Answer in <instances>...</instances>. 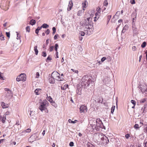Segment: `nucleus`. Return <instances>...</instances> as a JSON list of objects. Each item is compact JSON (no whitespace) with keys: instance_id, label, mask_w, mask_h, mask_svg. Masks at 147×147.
Masks as SVG:
<instances>
[{"instance_id":"f257e3e1","label":"nucleus","mask_w":147,"mask_h":147,"mask_svg":"<svg viewBox=\"0 0 147 147\" xmlns=\"http://www.w3.org/2000/svg\"><path fill=\"white\" fill-rule=\"evenodd\" d=\"M81 85L82 88H87L90 84H93V81L90 79L88 76H84L82 78Z\"/></svg>"},{"instance_id":"f03ea898","label":"nucleus","mask_w":147,"mask_h":147,"mask_svg":"<svg viewBox=\"0 0 147 147\" xmlns=\"http://www.w3.org/2000/svg\"><path fill=\"white\" fill-rule=\"evenodd\" d=\"M48 102H40V106L39 107V109L42 111L47 110V107L48 106Z\"/></svg>"},{"instance_id":"7ed1b4c3","label":"nucleus","mask_w":147,"mask_h":147,"mask_svg":"<svg viewBox=\"0 0 147 147\" xmlns=\"http://www.w3.org/2000/svg\"><path fill=\"white\" fill-rule=\"evenodd\" d=\"M80 24H82L83 26H86L85 28L89 29V30H92V28L93 27V24H90L89 22H87L86 20L82 22V23L81 22Z\"/></svg>"},{"instance_id":"20e7f679","label":"nucleus","mask_w":147,"mask_h":147,"mask_svg":"<svg viewBox=\"0 0 147 147\" xmlns=\"http://www.w3.org/2000/svg\"><path fill=\"white\" fill-rule=\"evenodd\" d=\"M26 76L25 74H21L18 76L16 80L18 82L21 81L24 82L26 80Z\"/></svg>"},{"instance_id":"39448f33","label":"nucleus","mask_w":147,"mask_h":147,"mask_svg":"<svg viewBox=\"0 0 147 147\" xmlns=\"http://www.w3.org/2000/svg\"><path fill=\"white\" fill-rule=\"evenodd\" d=\"M139 89H140L142 92L147 94V86L145 84H141L138 87Z\"/></svg>"},{"instance_id":"423d86ee","label":"nucleus","mask_w":147,"mask_h":147,"mask_svg":"<svg viewBox=\"0 0 147 147\" xmlns=\"http://www.w3.org/2000/svg\"><path fill=\"white\" fill-rule=\"evenodd\" d=\"M5 97L6 98L9 99L12 96L11 91L9 89L7 88H5Z\"/></svg>"},{"instance_id":"0eeeda50","label":"nucleus","mask_w":147,"mask_h":147,"mask_svg":"<svg viewBox=\"0 0 147 147\" xmlns=\"http://www.w3.org/2000/svg\"><path fill=\"white\" fill-rule=\"evenodd\" d=\"M96 120V125L97 126V129L98 127L102 128L103 127H104V128L105 129V127L103 126V124L101 121L100 119H95Z\"/></svg>"},{"instance_id":"6e6552de","label":"nucleus","mask_w":147,"mask_h":147,"mask_svg":"<svg viewBox=\"0 0 147 147\" xmlns=\"http://www.w3.org/2000/svg\"><path fill=\"white\" fill-rule=\"evenodd\" d=\"M92 100H93L94 101H103V99L100 96H98V97L95 95H94L92 97Z\"/></svg>"},{"instance_id":"1a4fd4ad","label":"nucleus","mask_w":147,"mask_h":147,"mask_svg":"<svg viewBox=\"0 0 147 147\" xmlns=\"http://www.w3.org/2000/svg\"><path fill=\"white\" fill-rule=\"evenodd\" d=\"M92 124H90V125H91L93 129V130L95 129L97 130V126L96 125V120L95 119H93L92 120Z\"/></svg>"},{"instance_id":"9d476101","label":"nucleus","mask_w":147,"mask_h":147,"mask_svg":"<svg viewBox=\"0 0 147 147\" xmlns=\"http://www.w3.org/2000/svg\"><path fill=\"white\" fill-rule=\"evenodd\" d=\"M132 29L133 34H136L138 33V30L136 28L135 23L132 24Z\"/></svg>"},{"instance_id":"9b49d317","label":"nucleus","mask_w":147,"mask_h":147,"mask_svg":"<svg viewBox=\"0 0 147 147\" xmlns=\"http://www.w3.org/2000/svg\"><path fill=\"white\" fill-rule=\"evenodd\" d=\"M101 140L103 141L104 143H106V144H108L109 142V140L107 137L104 135L103 136V137L102 139H101Z\"/></svg>"},{"instance_id":"f8f14e48","label":"nucleus","mask_w":147,"mask_h":147,"mask_svg":"<svg viewBox=\"0 0 147 147\" xmlns=\"http://www.w3.org/2000/svg\"><path fill=\"white\" fill-rule=\"evenodd\" d=\"M73 6V3L71 0L69 2V4L68 5V7L67 8V10L68 11H70Z\"/></svg>"},{"instance_id":"ddd939ff","label":"nucleus","mask_w":147,"mask_h":147,"mask_svg":"<svg viewBox=\"0 0 147 147\" xmlns=\"http://www.w3.org/2000/svg\"><path fill=\"white\" fill-rule=\"evenodd\" d=\"M87 109L86 106L84 105H82L80 108V113L84 112L85 110Z\"/></svg>"},{"instance_id":"4468645a","label":"nucleus","mask_w":147,"mask_h":147,"mask_svg":"<svg viewBox=\"0 0 147 147\" xmlns=\"http://www.w3.org/2000/svg\"><path fill=\"white\" fill-rule=\"evenodd\" d=\"M59 74V73L57 72V71H55L52 73L51 76L55 79L56 77H57L58 75Z\"/></svg>"},{"instance_id":"2eb2a0df","label":"nucleus","mask_w":147,"mask_h":147,"mask_svg":"<svg viewBox=\"0 0 147 147\" xmlns=\"http://www.w3.org/2000/svg\"><path fill=\"white\" fill-rule=\"evenodd\" d=\"M88 3L87 1H85L84 2L82 3V7H83V9L84 10H85V8L86 7V5H88Z\"/></svg>"},{"instance_id":"dca6fc26","label":"nucleus","mask_w":147,"mask_h":147,"mask_svg":"<svg viewBox=\"0 0 147 147\" xmlns=\"http://www.w3.org/2000/svg\"><path fill=\"white\" fill-rule=\"evenodd\" d=\"M1 105L3 108H7L8 107V105L6 103H5L3 102H2L1 103Z\"/></svg>"},{"instance_id":"f3484780","label":"nucleus","mask_w":147,"mask_h":147,"mask_svg":"<svg viewBox=\"0 0 147 147\" xmlns=\"http://www.w3.org/2000/svg\"><path fill=\"white\" fill-rule=\"evenodd\" d=\"M60 75L59 73L58 75L57 76V77L55 78V79L58 81H62L64 80V79L62 77H61L60 76Z\"/></svg>"},{"instance_id":"a211bd4d","label":"nucleus","mask_w":147,"mask_h":147,"mask_svg":"<svg viewBox=\"0 0 147 147\" xmlns=\"http://www.w3.org/2000/svg\"><path fill=\"white\" fill-rule=\"evenodd\" d=\"M55 79L51 76L49 79V82L50 83L54 84L55 82Z\"/></svg>"},{"instance_id":"6ab92c4d","label":"nucleus","mask_w":147,"mask_h":147,"mask_svg":"<svg viewBox=\"0 0 147 147\" xmlns=\"http://www.w3.org/2000/svg\"><path fill=\"white\" fill-rule=\"evenodd\" d=\"M100 14V13L99 12H96V13L95 15L96 17L94 18L95 19L94 20V21H95L96 20H98V19L99 18V16Z\"/></svg>"},{"instance_id":"aec40b11","label":"nucleus","mask_w":147,"mask_h":147,"mask_svg":"<svg viewBox=\"0 0 147 147\" xmlns=\"http://www.w3.org/2000/svg\"><path fill=\"white\" fill-rule=\"evenodd\" d=\"M41 89H36L34 91L35 94L36 95H38L40 93L39 92H40Z\"/></svg>"},{"instance_id":"412c9836","label":"nucleus","mask_w":147,"mask_h":147,"mask_svg":"<svg viewBox=\"0 0 147 147\" xmlns=\"http://www.w3.org/2000/svg\"><path fill=\"white\" fill-rule=\"evenodd\" d=\"M34 50L35 52V54L37 55L38 53V51L37 49V46H35L34 47Z\"/></svg>"},{"instance_id":"4be33fe9","label":"nucleus","mask_w":147,"mask_h":147,"mask_svg":"<svg viewBox=\"0 0 147 147\" xmlns=\"http://www.w3.org/2000/svg\"><path fill=\"white\" fill-rule=\"evenodd\" d=\"M36 23V21L34 19H32L30 22V24L32 25H34Z\"/></svg>"},{"instance_id":"5701e85b","label":"nucleus","mask_w":147,"mask_h":147,"mask_svg":"<svg viewBox=\"0 0 147 147\" xmlns=\"http://www.w3.org/2000/svg\"><path fill=\"white\" fill-rule=\"evenodd\" d=\"M6 115H3V117L1 119L2 122L3 123H4L5 122V120L6 119Z\"/></svg>"},{"instance_id":"b1692460","label":"nucleus","mask_w":147,"mask_h":147,"mask_svg":"<svg viewBox=\"0 0 147 147\" xmlns=\"http://www.w3.org/2000/svg\"><path fill=\"white\" fill-rule=\"evenodd\" d=\"M136 13L135 12H134L131 15L132 18H136Z\"/></svg>"},{"instance_id":"393cba45","label":"nucleus","mask_w":147,"mask_h":147,"mask_svg":"<svg viewBox=\"0 0 147 147\" xmlns=\"http://www.w3.org/2000/svg\"><path fill=\"white\" fill-rule=\"evenodd\" d=\"M49 27V25L46 24H44L41 26V27L44 28H47Z\"/></svg>"},{"instance_id":"a878e982","label":"nucleus","mask_w":147,"mask_h":147,"mask_svg":"<svg viewBox=\"0 0 147 147\" xmlns=\"http://www.w3.org/2000/svg\"><path fill=\"white\" fill-rule=\"evenodd\" d=\"M77 121V120H75L74 121H72L71 119H69L68 120V122L69 123H76Z\"/></svg>"},{"instance_id":"bb28decb","label":"nucleus","mask_w":147,"mask_h":147,"mask_svg":"<svg viewBox=\"0 0 147 147\" xmlns=\"http://www.w3.org/2000/svg\"><path fill=\"white\" fill-rule=\"evenodd\" d=\"M68 85H65L63 87L61 86V89L63 90H65L67 88H68Z\"/></svg>"},{"instance_id":"cd10ccee","label":"nucleus","mask_w":147,"mask_h":147,"mask_svg":"<svg viewBox=\"0 0 147 147\" xmlns=\"http://www.w3.org/2000/svg\"><path fill=\"white\" fill-rule=\"evenodd\" d=\"M47 97L46 98V99L48 101H53V100L52 98L50 96H48L47 94Z\"/></svg>"},{"instance_id":"c85d7f7f","label":"nucleus","mask_w":147,"mask_h":147,"mask_svg":"<svg viewBox=\"0 0 147 147\" xmlns=\"http://www.w3.org/2000/svg\"><path fill=\"white\" fill-rule=\"evenodd\" d=\"M115 108V106L113 105L111 108V113L113 114V113L114 111V110Z\"/></svg>"},{"instance_id":"c756f323","label":"nucleus","mask_w":147,"mask_h":147,"mask_svg":"<svg viewBox=\"0 0 147 147\" xmlns=\"http://www.w3.org/2000/svg\"><path fill=\"white\" fill-rule=\"evenodd\" d=\"M31 131L30 129L29 128L27 129L26 131H22V133H25L26 132H30Z\"/></svg>"},{"instance_id":"7c9ffc66","label":"nucleus","mask_w":147,"mask_h":147,"mask_svg":"<svg viewBox=\"0 0 147 147\" xmlns=\"http://www.w3.org/2000/svg\"><path fill=\"white\" fill-rule=\"evenodd\" d=\"M104 135V134H103L102 133H100L98 134V137L101 140V139H102V138L103 136Z\"/></svg>"},{"instance_id":"2f4dec72","label":"nucleus","mask_w":147,"mask_h":147,"mask_svg":"<svg viewBox=\"0 0 147 147\" xmlns=\"http://www.w3.org/2000/svg\"><path fill=\"white\" fill-rule=\"evenodd\" d=\"M50 102L52 105L55 107H57V105L56 103H55V102Z\"/></svg>"},{"instance_id":"473e14b6","label":"nucleus","mask_w":147,"mask_h":147,"mask_svg":"<svg viewBox=\"0 0 147 147\" xmlns=\"http://www.w3.org/2000/svg\"><path fill=\"white\" fill-rule=\"evenodd\" d=\"M96 11H97V12H99L100 13L101 11V9L99 7H98L96 8Z\"/></svg>"},{"instance_id":"72a5a7b5","label":"nucleus","mask_w":147,"mask_h":147,"mask_svg":"<svg viewBox=\"0 0 147 147\" xmlns=\"http://www.w3.org/2000/svg\"><path fill=\"white\" fill-rule=\"evenodd\" d=\"M103 4L104 6H107V5H108V3L107 0H105L103 3Z\"/></svg>"},{"instance_id":"f704fd0d","label":"nucleus","mask_w":147,"mask_h":147,"mask_svg":"<svg viewBox=\"0 0 147 147\" xmlns=\"http://www.w3.org/2000/svg\"><path fill=\"white\" fill-rule=\"evenodd\" d=\"M59 45L57 44H56L55 46V49L56 52L57 51V48Z\"/></svg>"},{"instance_id":"c9c22d12","label":"nucleus","mask_w":147,"mask_h":147,"mask_svg":"<svg viewBox=\"0 0 147 147\" xmlns=\"http://www.w3.org/2000/svg\"><path fill=\"white\" fill-rule=\"evenodd\" d=\"M51 57L50 55H49V56L47 57L46 61L47 62H48L49 60H50L51 59Z\"/></svg>"},{"instance_id":"e433bc0d","label":"nucleus","mask_w":147,"mask_h":147,"mask_svg":"<svg viewBox=\"0 0 147 147\" xmlns=\"http://www.w3.org/2000/svg\"><path fill=\"white\" fill-rule=\"evenodd\" d=\"M111 17V15H108L107 16V21L108 23L109 22Z\"/></svg>"},{"instance_id":"4c0bfd02","label":"nucleus","mask_w":147,"mask_h":147,"mask_svg":"<svg viewBox=\"0 0 147 147\" xmlns=\"http://www.w3.org/2000/svg\"><path fill=\"white\" fill-rule=\"evenodd\" d=\"M0 79L2 80H4L3 77V74L1 72H0Z\"/></svg>"},{"instance_id":"58836bf2","label":"nucleus","mask_w":147,"mask_h":147,"mask_svg":"<svg viewBox=\"0 0 147 147\" xmlns=\"http://www.w3.org/2000/svg\"><path fill=\"white\" fill-rule=\"evenodd\" d=\"M26 29L27 32H29L30 31V26H27L26 28Z\"/></svg>"},{"instance_id":"ea45409f","label":"nucleus","mask_w":147,"mask_h":147,"mask_svg":"<svg viewBox=\"0 0 147 147\" xmlns=\"http://www.w3.org/2000/svg\"><path fill=\"white\" fill-rule=\"evenodd\" d=\"M89 30V29H88L87 30V34L88 35H90L91 33V30Z\"/></svg>"},{"instance_id":"a19ab883","label":"nucleus","mask_w":147,"mask_h":147,"mask_svg":"<svg viewBox=\"0 0 147 147\" xmlns=\"http://www.w3.org/2000/svg\"><path fill=\"white\" fill-rule=\"evenodd\" d=\"M146 42H143V43H142V44L141 45V47H142L143 48L146 45Z\"/></svg>"},{"instance_id":"79ce46f5","label":"nucleus","mask_w":147,"mask_h":147,"mask_svg":"<svg viewBox=\"0 0 147 147\" xmlns=\"http://www.w3.org/2000/svg\"><path fill=\"white\" fill-rule=\"evenodd\" d=\"M0 39L1 40H5L4 37L3 35L1 34L0 36Z\"/></svg>"},{"instance_id":"37998d69","label":"nucleus","mask_w":147,"mask_h":147,"mask_svg":"<svg viewBox=\"0 0 147 147\" xmlns=\"http://www.w3.org/2000/svg\"><path fill=\"white\" fill-rule=\"evenodd\" d=\"M82 11H79L77 13V15L78 16H80L82 15Z\"/></svg>"},{"instance_id":"c03bdc74","label":"nucleus","mask_w":147,"mask_h":147,"mask_svg":"<svg viewBox=\"0 0 147 147\" xmlns=\"http://www.w3.org/2000/svg\"><path fill=\"white\" fill-rule=\"evenodd\" d=\"M52 30L53 31V34H54L56 32V28L55 27H53L52 28Z\"/></svg>"},{"instance_id":"a18cd8bd","label":"nucleus","mask_w":147,"mask_h":147,"mask_svg":"<svg viewBox=\"0 0 147 147\" xmlns=\"http://www.w3.org/2000/svg\"><path fill=\"white\" fill-rule=\"evenodd\" d=\"M131 103L134 105V106L132 107L133 109H134L135 108V106L136 104V102H131Z\"/></svg>"},{"instance_id":"49530a36","label":"nucleus","mask_w":147,"mask_h":147,"mask_svg":"<svg viewBox=\"0 0 147 147\" xmlns=\"http://www.w3.org/2000/svg\"><path fill=\"white\" fill-rule=\"evenodd\" d=\"M80 34L81 36H84L85 35V33L83 31H81Z\"/></svg>"},{"instance_id":"de8ad7c7","label":"nucleus","mask_w":147,"mask_h":147,"mask_svg":"<svg viewBox=\"0 0 147 147\" xmlns=\"http://www.w3.org/2000/svg\"><path fill=\"white\" fill-rule=\"evenodd\" d=\"M59 35L58 34H56L54 36V39L55 40H56L57 39V38H58V37L59 36Z\"/></svg>"},{"instance_id":"09e8293b","label":"nucleus","mask_w":147,"mask_h":147,"mask_svg":"<svg viewBox=\"0 0 147 147\" xmlns=\"http://www.w3.org/2000/svg\"><path fill=\"white\" fill-rule=\"evenodd\" d=\"M54 49V47L53 46H51L49 48V51H52Z\"/></svg>"},{"instance_id":"8fccbe9b","label":"nucleus","mask_w":147,"mask_h":147,"mask_svg":"<svg viewBox=\"0 0 147 147\" xmlns=\"http://www.w3.org/2000/svg\"><path fill=\"white\" fill-rule=\"evenodd\" d=\"M45 33L47 34H48L50 33V30L49 29H47L45 32Z\"/></svg>"},{"instance_id":"3c124183","label":"nucleus","mask_w":147,"mask_h":147,"mask_svg":"<svg viewBox=\"0 0 147 147\" xmlns=\"http://www.w3.org/2000/svg\"><path fill=\"white\" fill-rule=\"evenodd\" d=\"M134 128L135 129H138L139 128V125L138 124H136L134 125Z\"/></svg>"},{"instance_id":"603ef678","label":"nucleus","mask_w":147,"mask_h":147,"mask_svg":"<svg viewBox=\"0 0 147 147\" xmlns=\"http://www.w3.org/2000/svg\"><path fill=\"white\" fill-rule=\"evenodd\" d=\"M106 59V58L105 57H103L101 59V61L102 62H103Z\"/></svg>"},{"instance_id":"864d4df0","label":"nucleus","mask_w":147,"mask_h":147,"mask_svg":"<svg viewBox=\"0 0 147 147\" xmlns=\"http://www.w3.org/2000/svg\"><path fill=\"white\" fill-rule=\"evenodd\" d=\"M42 55L44 57H46L47 55V54H46V52H43Z\"/></svg>"},{"instance_id":"5fc2aeb1","label":"nucleus","mask_w":147,"mask_h":147,"mask_svg":"<svg viewBox=\"0 0 147 147\" xmlns=\"http://www.w3.org/2000/svg\"><path fill=\"white\" fill-rule=\"evenodd\" d=\"M74 143L73 142H71L69 144V145L70 146H74Z\"/></svg>"},{"instance_id":"6e6d98bb","label":"nucleus","mask_w":147,"mask_h":147,"mask_svg":"<svg viewBox=\"0 0 147 147\" xmlns=\"http://www.w3.org/2000/svg\"><path fill=\"white\" fill-rule=\"evenodd\" d=\"M130 136L128 134H127L125 135V137L127 139L129 138Z\"/></svg>"},{"instance_id":"4d7b16f0","label":"nucleus","mask_w":147,"mask_h":147,"mask_svg":"<svg viewBox=\"0 0 147 147\" xmlns=\"http://www.w3.org/2000/svg\"><path fill=\"white\" fill-rule=\"evenodd\" d=\"M7 36L8 37H10V34L9 32H6V33Z\"/></svg>"},{"instance_id":"13d9d810","label":"nucleus","mask_w":147,"mask_h":147,"mask_svg":"<svg viewBox=\"0 0 147 147\" xmlns=\"http://www.w3.org/2000/svg\"><path fill=\"white\" fill-rule=\"evenodd\" d=\"M71 70L74 72H75V73L78 74V71L77 70H75L73 69H71Z\"/></svg>"},{"instance_id":"bf43d9fd","label":"nucleus","mask_w":147,"mask_h":147,"mask_svg":"<svg viewBox=\"0 0 147 147\" xmlns=\"http://www.w3.org/2000/svg\"><path fill=\"white\" fill-rule=\"evenodd\" d=\"M16 33H17V39H20V36H18L19 34L18 33L16 32Z\"/></svg>"},{"instance_id":"052dcab7","label":"nucleus","mask_w":147,"mask_h":147,"mask_svg":"<svg viewBox=\"0 0 147 147\" xmlns=\"http://www.w3.org/2000/svg\"><path fill=\"white\" fill-rule=\"evenodd\" d=\"M130 2L132 4H134L135 3V1L134 0H131Z\"/></svg>"},{"instance_id":"680f3d73","label":"nucleus","mask_w":147,"mask_h":147,"mask_svg":"<svg viewBox=\"0 0 147 147\" xmlns=\"http://www.w3.org/2000/svg\"><path fill=\"white\" fill-rule=\"evenodd\" d=\"M136 47L135 46H133L132 47V50L133 51H135L136 50Z\"/></svg>"},{"instance_id":"e2e57ef3","label":"nucleus","mask_w":147,"mask_h":147,"mask_svg":"<svg viewBox=\"0 0 147 147\" xmlns=\"http://www.w3.org/2000/svg\"><path fill=\"white\" fill-rule=\"evenodd\" d=\"M36 78H38L39 76V74L38 72H36Z\"/></svg>"},{"instance_id":"0e129e2a","label":"nucleus","mask_w":147,"mask_h":147,"mask_svg":"<svg viewBox=\"0 0 147 147\" xmlns=\"http://www.w3.org/2000/svg\"><path fill=\"white\" fill-rule=\"evenodd\" d=\"M90 19H91V18H89V17L87 19L86 21H87V22H88L90 23Z\"/></svg>"},{"instance_id":"69168bd1","label":"nucleus","mask_w":147,"mask_h":147,"mask_svg":"<svg viewBox=\"0 0 147 147\" xmlns=\"http://www.w3.org/2000/svg\"><path fill=\"white\" fill-rule=\"evenodd\" d=\"M10 114V112L9 111H7L5 113V114H4V115H6H6H9Z\"/></svg>"},{"instance_id":"338daca9","label":"nucleus","mask_w":147,"mask_h":147,"mask_svg":"<svg viewBox=\"0 0 147 147\" xmlns=\"http://www.w3.org/2000/svg\"><path fill=\"white\" fill-rule=\"evenodd\" d=\"M39 30H38V29H36L35 31V33L36 34H37L38 35V33Z\"/></svg>"},{"instance_id":"774afa93","label":"nucleus","mask_w":147,"mask_h":147,"mask_svg":"<svg viewBox=\"0 0 147 147\" xmlns=\"http://www.w3.org/2000/svg\"><path fill=\"white\" fill-rule=\"evenodd\" d=\"M142 55H140V57H139V61L140 62L141 61V59L142 58Z\"/></svg>"}]
</instances>
